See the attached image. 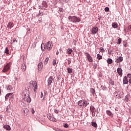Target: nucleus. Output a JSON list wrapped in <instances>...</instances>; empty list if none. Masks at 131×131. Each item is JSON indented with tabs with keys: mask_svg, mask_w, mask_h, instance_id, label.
I'll return each mask as SVG.
<instances>
[{
	"mask_svg": "<svg viewBox=\"0 0 131 131\" xmlns=\"http://www.w3.org/2000/svg\"><path fill=\"white\" fill-rule=\"evenodd\" d=\"M128 29H129V30L130 31H131V25H130V26H128Z\"/></svg>",
	"mask_w": 131,
	"mask_h": 131,
	"instance_id": "obj_44",
	"label": "nucleus"
},
{
	"mask_svg": "<svg viewBox=\"0 0 131 131\" xmlns=\"http://www.w3.org/2000/svg\"><path fill=\"white\" fill-rule=\"evenodd\" d=\"M95 68H97V66H95Z\"/></svg>",
	"mask_w": 131,
	"mask_h": 131,
	"instance_id": "obj_53",
	"label": "nucleus"
},
{
	"mask_svg": "<svg viewBox=\"0 0 131 131\" xmlns=\"http://www.w3.org/2000/svg\"><path fill=\"white\" fill-rule=\"evenodd\" d=\"M123 58L122 57H119L118 59H116V63H120V62H122Z\"/></svg>",
	"mask_w": 131,
	"mask_h": 131,
	"instance_id": "obj_14",
	"label": "nucleus"
},
{
	"mask_svg": "<svg viewBox=\"0 0 131 131\" xmlns=\"http://www.w3.org/2000/svg\"><path fill=\"white\" fill-rule=\"evenodd\" d=\"M31 112H32V114H34V113H35V112L34 111V110H33V108H32V110H31Z\"/></svg>",
	"mask_w": 131,
	"mask_h": 131,
	"instance_id": "obj_40",
	"label": "nucleus"
},
{
	"mask_svg": "<svg viewBox=\"0 0 131 131\" xmlns=\"http://www.w3.org/2000/svg\"><path fill=\"white\" fill-rule=\"evenodd\" d=\"M9 110V107L6 108V111H8Z\"/></svg>",
	"mask_w": 131,
	"mask_h": 131,
	"instance_id": "obj_49",
	"label": "nucleus"
},
{
	"mask_svg": "<svg viewBox=\"0 0 131 131\" xmlns=\"http://www.w3.org/2000/svg\"><path fill=\"white\" fill-rule=\"evenodd\" d=\"M68 54H70L72 53L73 50L71 48H69L67 51Z\"/></svg>",
	"mask_w": 131,
	"mask_h": 131,
	"instance_id": "obj_25",
	"label": "nucleus"
},
{
	"mask_svg": "<svg viewBox=\"0 0 131 131\" xmlns=\"http://www.w3.org/2000/svg\"><path fill=\"white\" fill-rule=\"evenodd\" d=\"M0 94H2V90L0 89Z\"/></svg>",
	"mask_w": 131,
	"mask_h": 131,
	"instance_id": "obj_51",
	"label": "nucleus"
},
{
	"mask_svg": "<svg viewBox=\"0 0 131 131\" xmlns=\"http://www.w3.org/2000/svg\"><path fill=\"white\" fill-rule=\"evenodd\" d=\"M46 49L48 51H51L52 50V48H53V43L52 42H48L46 44Z\"/></svg>",
	"mask_w": 131,
	"mask_h": 131,
	"instance_id": "obj_6",
	"label": "nucleus"
},
{
	"mask_svg": "<svg viewBox=\"0 0 131 131\" xmlns=\"http://www.w3.org/2000/svg\"><path fill=\"white\" fill-rule=\"evenodd\" d=\"M54 112H55V113H56L57 114L59 113V111H58L57 110H54Z\"/></svg>",
	"mask_w": 131,
	"mask_h": 131,
	"instance_id": "obj_39",
	"label": "nucleus"
},
{
	"mask_svg": "<svg viewBox=\"0 0 131 131\" xmlns=\"http://www.w3.org/2000/svg\"><path fill=\"white\" fill-rule=\"evenodd\" d=\"M43 97V93H42V92H41L40 98H42Z\"/></svg>",
	"mask_w": 131,
	"mask_h": 131,
	"instance_id": "obj_42",
	"label": "nucleus"
},
{
	"mask_svg": "<svg viewBox=\"0 0 131 131\" xmlns=\"http://www.w3.org/2000/svg\"><path fill=\"white\" fill-rule=\"evenodd\" d=\"M92 125L94 127H97V123H96V122H92Z\"/></svg>",
	"mask_w": 131,
	"mask_h": 131,
	"instance_id": "obj_31",
	"label": "nucleus"
},
{
	"mask_svg": "<svg viewBox=\"0 0 131 131\" xmlns=\"http://www.w3.org/2000/svg\"><path fill=\"white\" fill-rule=\"evenodd\" d=\"M68 19L70 20V22H73V23L80 22V18L77 17L76 16H70L68 17Z\"/></svg>",
	"mask_w": 131,
	"mask_h": 131,
	"instance_id": "obj_1",
	"label": "nucleus"
},
{
	"mask_svg": "<svg viewBox=\"0 0 131 131\" xmlns=\"http://www.w3.org/2000/svg\"><path fill=\"white\" fill-rule=\"evenodd\" d=\"M48 119H49V120H51V121H54V122H56L57 121V119H56V118H54V117L53 116H50L48 117Z\"/></svg>",
	"mask_w": 131,
	"mask_h": 131,
	"instance_id": "obj_11",
	"label": "nucleus"
},
{
	"mask_svg": "<svg viewBox=\"0 0 131 131\" xmlns=\"http://www.w3.org/2000/svg\"><path fill=\"white\" fill-rule=\"evenodd\" d=\"M97 56V59L98 60H101V59H102V56H101V55H100L99 54H98Z\"/></svg>",
	"mask_w": 131,
	"mask_h": 131,
	"instance_id": "obj_32",
	"label": "nucleus"
},
{
	"mask_svg": "<svg viewBox=\"0 0 131 131\" xmlns=\"http://www.w3.org/2000/svg\"><path fill=\"white\" fill-rule=\"evenodd\" d=\"M7 90H8L9 91H11V90H12V86L9 85V86L7 87Z\"/></svg>",
	"mask_w": 131,
	"mask_h": 131,
	"instance_id": "obj_36",
	"label": "nucleus"
},
{
	"mask_svg": "<svg viewBox=\"0 0 131 131\" xmlns=\"http://www.w3.org/2000/svg\"><path fill=\"white\" fill-rule=\"evenodd\" d=\"M112 26L113 28H117L118 27V25L117 24L114 23L113 24Z\"/></svg>",
	"mask_w": 131,
	"mask_h": 131,
	"instance_id": "obj_26",
	"label": "nucleus"
},
{
	"mask_svg": "<svg viewBox=\"0 0 131 131\" xmlns=\"http://www.w3.org/2000/svg\"><path fill=\"white\" fill-rule=\"evenodd\" d=\"M68 63L69 65L71 63V59H67Z\"/></svg>",
	"mask_w": 131,
	"mask_h": 131,
	"instance_id": "obj_37",
	"label": "nucleus"
},
{
	"mask_svg": "<svg viewBox=\"0 0 131 131\" xmlns=\"http://www.w3.org/2000/svg\"><path fill=\"white\" fill-rule=\"evenodd\" d=\"M91 92L93 95H95V90L92 89L91 90Z\"/></svg>",
	"mask_w": 131,
	"mask_h": 131,
	"instance_id": "obj_38",
	"label": "nucleus"
},
{
	"mask_svg": "<svg viewBox=\"0 0 131 131\" xmlns=\"http://www.w3.org/2000/svg\"><path fill=\"white\" fill-rule=\"evenodd\" d=\"M46 47H47V46L44 43L41 44V49L43 52L46 50Z\"/></svg>",
	"mask_w": 131,
	"mask_h": 131,
	"instance_id": "obj_20",
	"label": "nucleus"
},
{
	"mask_svg": "<svg viewBox=\"0 0 131 131\" xmlns=\"http://www.w3.org/2000/svg\"><path fill=\"white\" fill-rule=\"evenodd\" d=\"M21 68L23 72H25L26 71V65L25 64H22Z\"/></svg>",
	"mask_w": 131,
	"mask_h": 131,
	"instance_id": "obj_16",
	"label": "nucleus"
},
{
	"mask_svg": "<svg viewBox=\"0 0 131 131\" xmlns=\"http://www.w3.org/2000/svg\"><path fill=\"white\" fill-rule=\"evenodd\" d=\"M98 32V28L96 27H94L92 29V34H96V33Z\"/></svg>",
	"mask_w": 131,
	"mask_h": 131,
	"instance_id": "obj_10",
	"label": "nucleus"
},
{
	"mask_svg": "<svg viewBox=\"0 0 131 131\" xmlns=\"http://www.w3.org/2000/svg\"><path fill=\"white\" fill-rule=\"evenodd\" d=\"M15 41H16V42H18V41L16 40V39H14L13 42H15Z\"/></svg>",
	"mask_w": 131,
	"mask_h": 131,
	"instance_id": "obj_46",
	"label": "nucleus"
},
{
	"mask_svg": "<svg viewBox=\"0 0 131 131\" xmlns=\"http://www.w3.org/2000/svg\"><path fill=\"white\" fill-rule=\"evenodd\" d=\"M11 62L7 63V65L4 67L3 72H8V71H9V70L11 69Z\"/></svg>",
	"mask_w": 131,
	"mask_h": 131,
	"instance_id": "obj_3",
	"label": "nucleus"
},
{
	"mask_svg": "<svg viewBox=\"0 0 131 131\" xmlns=\"http://www.w3.org/2000/svg\"><path fill=\"white\" fill-rule=\"evenodd\" d=\"M56 54H57V55H58L59 53H58V52H57V53H56Z\"/></svg>",
	"mask_w": 131,
	"mask_h": 131,
	"instance_id": "obj_52",
	"label": "nucleus"
},
{
	"mask_svg": "<svg viewBox=\"0 0 131 131\" xmlns=\"http://www.w3.org/2000/svg\"><path fill=\"white\" fill-rule=\"evenodd\" d=\"M85 55L89 62H93V58H92V56H91V55H90L89 53L86 52L85 53Z\"/></svg>",
	"mask_w": 131,
	"mask_h": 131,
	"instance_id": "obj_7",
	"label": "nucleus"
},
{
	"mask_svg": "<svg viewBox=\"0 0 131 131\" xmlns=\"http://www.w3.org/2000/svg\"><path fill=\"white\" fill-rule=\"evenodd\" d=\"M100 50L102 51L103 50V48L101 47Z\"/></svg>",
	"mask_w": 131,
	"mask_h": 131,
	"instance_id": "obj_50",
	"label": "nucleus"
},
{
	"mask_svg": "<svg viewBox=\"0 0 131 131\" xmlns=\"http://www.w3.org/2000/svg\"><path fill=\"white\" fill-rule=\"evenodd\" d=\"M78 104L79 106H80L81 107H86L88 106V104H89L88 102L86 100H81L78 102Z\"/></svg>",
	"mask_w": 131,
	"mask_h": 131,
	"instance_id": "obj_2",
	"label": "nucleus"
},
{
	"mask_svg": "<svg viewBox=\"0 0 131 131\" xmlns=\"http://www.w3.org/2000/svg\"><path fill=\"white\" fill-rule=\"evenodd\" d=\"M3 128H5V129H6V130H11V126L9 125H5L3 126Z\"/></svg>",
	"mask_w": 131,
	"mask_h": 131,
	"instance_id": "obj_13",
	"label": "nucleus"
},
{
	"mask_svg": "<svg viewBox=\"0 0 131 131\" xmlns=\"http://www.w3.org/2000/svg\"><path fill=\"white\" fill-rule=\"evenodd\" d=\"M107 62L108 64H112V62H113V61L111 58H109L107 59Z\"/></svg>",
	"mask_w": 131,
	"mask_h": 131,
	"instance_id": "obj_27",
	"label": "nucleus"
},
{
	"mask_svg": "<svg viewBox=\"0 0 131 131\" xmlns=\"http://www.w3.org/2000/svg\"><path fill=\"white\" fill-rule=\"evenodd\" d=\"M4 53L7 54V55H9L10 54L9 49H8V48L5 49Z\"/></svg>",
	"mask_w": 131,
	"mask_h": 131,
	"instance_id": "obj_23",
	"label": "nucleus"
},
{
	"mask_svg": "<svg viewBox=\"0 0 131 131\" xmlns=\"http://www.w3.org/2000/svg\"><path fill=\"white\" fill-rule=\"evenodd\" d=\"M117 72L119 75H122V70L121 69V68H118Z\"/></svg>",
	"mask_w": 131,
	"mask_h": 131,
	"instance_id": "obj_17",
	"label": "nucleus"
},
{
	"mask_svg": "<svg viewBox=\"0 0 131 131\" xmlns=\"http://www.w3.org/2000/svg\"><path fill=\"white\" fill-rule=\"evenodd\" d=\"M90 110H91V112H92V113H94V112H95V107H94L93 106H91Z\"/></svg>",
	"mask_w": 131,
	"mask_h": 131,
	"instance_id": "obj_24",
	"label": "nucleus"
},
{
	"mask_svg": "<svg viewBox=\"0 0 131 131\" xmlns=\"http://www.w3.org/2000/svg\"><path fill=\"white\" fill-rule=\"evenodd\" d=\"M53 82H54V78L52 76H50L48 79V85H50Z\"/></svg>",
	"mask_w": 131,
	"mask_h": 131,
	"instance_id": "obj_8",
	"label": "nucleus"
},
{
	"mask_svg": "<svg viewBox=\"0 0 131 131\" xmlns=\"http://www.w3.org/2000/svg\"><path fill=\"white\" fill-rule=\"evenodd\" d=\"M115 95L116 98H117V99L121 98V94L116 92Z\"/></svg>",
	"mask_w": 131,
	"mask_h": 131,
	"instance_id": "obj_21",
	"label": "nucleus"
},
{
	"mask_svg": "<svg viewBox=\"0 0 131 131\" xmlns=\"http://www.w3.org/2000/svg\"><path fill=\"white\" fill-rule=\"evenodd\" d=\"M125 100L127 101H127H128V99H127V97H125Z\"/></svg>",
	"mask_w": 131,
	"mask_h": 131,
	"instance_id": "obj_47",
	"label": "nucleus"
},
{
	"mask_svg": "<svg viewBox=\"0 0 131 131\" xmlns=\"http://www.w3.org/2000/svg\"><path fill=\"white\" fill-rule=\"evenodd\" d=\"M32 47L33 48H35V47H36V42H34L33 43Z\"/></svg>",
	"mask_w": 131,
	"mask_h": 131,
	"instance_id": "obj_35",
	"label": "nucleus"
},
{
	"mask_svg": "<svg viewBox=\"0 0 131 131\" xmlns=\"http://www.w3.org/2000/svg\"><path fill=\"white\" fill-rule=\"evenodd\" d=\"M52 64L54 66H55L57 64V60H56V59H54L52 62Z\"/></svg>",
	"mask_w": 131,
	"mask_h": 131,
	"instance_id": "obj_33",
	"label": "nucleus"
},
{
	"mask_svg": "<svg viewBox=\"0 0 131 131\" xmlns=\"http://www.w3.org/2000/svg\"><path fill=\"white\" fill-rule=\"evenodd\" d=\"M30 84L32 85L34 91L36 92V90H37V83L35 81H31L30 82Z\"/></svg>",
	"mask_w": 131,
	"mask_h": 131,
	"instance_id": "obj_4",
	"label": "nucleus"
},
{
	"mask_svg": "<svg viewBox=\"0 0 131 131\" xmlns=\"http://www.w3.org/2000/svg\"><path fill=\"white\" fill-rule=\"evenodd\" d=\"M67 70H68V73H69V74L72 73V69H71V68H68V69H67Z\"/></svg>",
	"mask_w": 131,
	"mask_h": 131,
	"instance_id": "obj_30",
	"label": "nucleus"
},
{
	"mask_svg": "<svg viewBox=\"0 0 131 131\" xmlns=\"http://www.w3.org/2000/svg\"><path fill=\"white\" fill-rule=\"evenodd\" d=\"M129 83H131V78L129 79Z\"/></svg>",
	"mask_w": 131,
	"mask_h": 131,
	"instance_id": "obj_48",
	"label": "nucleus"
},
{
	"mask_svg": "<svg viewBox=\"0 0 131 131\" xmlns=\"http://www.w3.org/2000/svg\"><path fill=\"white\" fill-rule=\"evenodd\" d=\"M105 12H109V7H105L104 9Z\"/></svg>",
	"mask_w": 131,
	"mask_h": 131,
	"instance_id": "obj_34",
	"label": "nucleus"
},
{
	"mask_svg": "<svg viewBox=\"0 0 131 131\" xmlns=\"http://www.w3.org/2000/svg\"><path fill=\"white\" fill-rule=\"evenodd\" d=\"M42 5L43 7H45V8H48V4H47L46 2H43Z\"/></svg>",
	"mask_w": 131,
	"mask_h": 131,
	"instance_id": "obj_28",
	"label": "nucleus"
},
{
	"mask_svg": "<svg viewBox=\"0 0 131 131\" xmlns=\"http://www.w3.org/2000/svg\"><path fill=\"white\" fill-rule=\"evenodd\" d=\"M12 95H13V93L7 94L5 96L6 101H7V100H9V98H10V96H12Z\"/></svg>",
	"mask_w": 131,
	"mask_h": 131,
	"instance_id": "obj_15",
	"label": "nucleus"
},
{
	"mask_svg": "<svg viewBox=\"0 0 131 131\" xmlns=\"http://www.w3.org/2000/svg\"><path fill=\"white\" fill-rule=\"evenodd\" d=\"M106 114L111 117H113V114L110 111H106Z\"/></svg>",
	"mask_w": 131,
	"mask_h": 131,
	"instance_id": "obj_19",
	"label": "nucleus"
},
{
	"mask_svg": "<svg viewBox=\"0 0 131 131\" xmlns=\"http://www.w3.org/2000/svg\"><path fill=\"white\" fill-rule=\"evenodd\" d=\"M59 12H60V13L63 12V9H59Z\"/></svg>",
	"mask_w": 131,
	"mask_h": 131,
	"instance_id": "obj_45",
	"label": "nucleus"
},
{
	"mask_svg": "<svg viewBox=\"0 0 131 131\" xmlns=\"http://www.w3.org/2000/svg\"><path fill=\"white\" fill-rule=\"evenodd\" d=\"M64 127H66V128H67V127H68V125L67 124H65Z\"/></svg>",
	"mask_w": 131,
	"mask_h": 131,
	"instance_id": "obj_43",
	"label": "nucleus"
},
{
	"mask_svg": "<svg viewBox=\"0 0 131 131\" xmlns=\"http://www.w3.org/2000/svg\"><path fill=\"white\" fill-rule=\"evenodd\" d=\"M121 42H122V40H121V38H119L118 39V41L117 42V45H120V43H121Z\"/></svg>",
	"mask_w": 131,
	"mask_h": 131,
	"instance_id": "obj_29",
	"label": "nucleus"
},
{
	"mask_svg": "<svg viewBox=\"0 0 131 131\" xmlns=\"http://www.w3.org/2000/svg\"><path fill=\"white\" fill-rule=\"evenodd\" d=\"M43 68V65L42 64V62H39L38 64V71H41Z\"/></svg>",
	"mask_w": 131,
	"mask_h": 131,
	"instance_id": "obj_9",
	"label": "nucleus"
},
{
	"mask_svg": "<svg viewBox=\"0 0 131 131\" xmlns=\"http://www.w3.org/2000/svg\"><path fill=\"white\" fill-rule=\"evenodd\" d=\"M123 81L124 84H127V83H128V81L127 80V78L126 76L123 78Z\"/></svg>",
	"mask_w": 131,
	"mask_h": 131,
	"instance_id": "obj_18",
	"label": "nucleus"
},
{
	"mask_svg": "<svg viewBox=\"0 0 131 131\" xmlns=\"http://www.w3.org/2000/svg\"><path fill=\"white\" fill-rule=\"evenodd\" d=\"M7 27L10 29L11 28H13V27H14V24H13L12 22H9L7 25Z\"/></svg>",
	"mask_w": 131,
	"mask_h": 131,
	"instance_id": "obj_12",
	"label": "nucleus"
},
{
	"mask_svg": "<svg viewBox=\"0 0 131 131\" xmlns=\"http://www.w3.org/2000/svg\"><path fill=\"white\" fill-rule=\"evenodd\" d=\"M24 97L23 99L24 101L26 102H27L28 103H30L31 102V98H30V96L28 94H24Z\"/></svg>",
	"mask_w": 131,
	"mask_h": 131,
	"instance_id": "obj_5",
	"label": "nucleus"
},
{
	"mask_svg": "<svg viewBox=\"0 0 131 131\" xmlns=\"http://www.w3.org/2000/svg\"><path fill=\"white\" fill-rule=\"evenodd\" d=\"M49 60H50V58H49V57H47L44 61V65H47Z\"/></svg>",
	"mask_w": 131,
	"mask_h": 131,
	"instance_id": "obj_22",
	"label": "nucleus"
},
{
	"mask_svg": "<svg viewBox=\"0 0 131 131\" xmlns=\"http://www.w3.org/2000/svg\"><path fill=\"white\" fill-rule=\"evenodd\" d=\"M127 77H128L129 78H131V74H128V75H127Z\"/></svg>",
	"mask_w": 131,
	"mask_h": 131,
	"instance_id": "obj_41",
	"label": "nucleus"
}]
</instances>
